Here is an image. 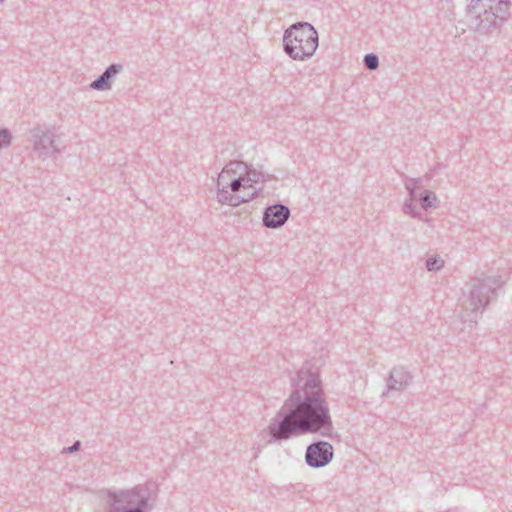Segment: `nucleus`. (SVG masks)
<instances>
[{"label":"nucleus","instance_id":"f257e3e1","mask_svg":"<svg viewBox=\"0 0 512 512\" xmlns=\"http://www.w3.org/2000/svg\"><path fill=\"white\" fill-rule=\"evenodd\" d=\"M291 381L293 391L261 431L265 446L304 434H332L333 422L319 374L300 369Z\"/></svg>","mask_w":512,"mask_h":512},{"label":"nucleus","instance_id":"f03ea898","mask_svg":"<svg viewBox=\"0 0 512 512\" xmlns=\"http://www.w3.org/2000/svg\"><path fill=\"white\" fill-rule=\"evenodd\" d=\"M101 509L95 512H150L155 500L147 484L129 489H102Z\"/></svg>","mask_w":512,"mask_h":512},{"label":"nucleus","instance_id":"7ed1b4c3","mask_svg":"<svg viewBox=\"0 0 512 512\" xmlns=\"http://www.w3.org/2000/svg\"><path fill=\"white\" fill-rule=\"evenodd\" d=\"M318 45V32L308 22L294 23L284 31L283 49L293 60L304 61L311 58Z\"/></svg>","mask_w":512,"mask_h":512},{"label":"nucleus","instance_id":"20e7f679","mask_svg":"<svg viewBox=\"0 0 512 512\" xmlns=\"http://www.w3.org/2000/svg\"><path fill=\"white\" fill-rule=\"evenodd\" d=\"M509 0H471L468 15L475 30L491 32L508 16Z\"/></svg>","mask_w":512,"mask_h":512},{"label":"nucleus","instance_id":"39448f33","mask_svg":"<svg viewBox=\"0 0 512 512\" xmlns=\"http://www.w3.org/2000/svg\"><path fill=\"white\" fill-rule=\"evenodd\" d=\"M502 282L499 278L482 273L480 276L472 277L466 283L469 291V302L473 310H483L489 305L492 296L500 288Z\"/></svg>","mask_w":512,"mask_h":512},{"label":"nucleus","instance_id":"423d86ee","mask_svg":"<svg viewBox=\"0 0 512 512\" xmlns=\"http://www.w3.org/2000/svg\"><path fill=\"white\" fill-rule=\"evenodd\" d=\"M29 140L33 143V151L39 158L45 160L60 153L54 143V134L48 129L38 125L29 130Z\"/></svg>","mask_w":512,"mask_h":512},{"label":"nucleus","instance_id":"0eeeda50","mask_svg":"<svg viewBox=\"0 0 512 512\" xmlns=\"http://www.w3.org/2000/svg\"><path fill=\"white\" fill-rule=\"evenodd\" d=\"M334 448L327 441L318 440L306 448L305 461L311 468H322L327 466L333 459Z\"/></svg>","mask_w":512,"mask_h":512},{"label":"nucleus","instance_id":"6e6552de","mask_svg":"<svg viewBox=\"0 0 512 512\" xmlns=\"http://www.w3.org/2000/svg\"><path fill=\"white\" fill-rule=\"evenodd\" d=\"M234 178L233 175L228 173V169H222L217 178V200L220 204H228L233 207H238L242 203L252 200L257 192H254L248 197H240L237 194H232L228 190V183Z\"/></svg>","mask_w":512,"mask_h":512},{"label":"nucleus","instance_id":"1a4fd4ad","mask_svg":"<svg viewBox=\"0 0 512 512\" xmlns=\"http://www.w3.org/2000/svg\"><path fill=\"white\" fill-rule=\"evenodd\" d=\"M290 217V209L288 206L277 203L269 205L263 212V225L269 229H277L282 227Z\"/></svg>","mask_w":512,"mask_h":512},{"label":"nucleus","instance_id":"9d476101","mask_svg":"<svg viewBox=\"0 0 512 512\" xmlns=\"http://www.w3.org/2000/svg\"><path fill=\"white\" fill-rule=\"evenodd\" d=\"M411 381L412 375L404 367H394L387 378L386 390L382 393V397L393 391H402Z\"/></svg>","mask_w":512,"mask_h":512},{"label":"nucleus","instance_id":"9b49d317","mask_svg":"<svg viewBox=\"0 0 512 512\" xmlns=\"http://www.w3.org/2000/svg\"><path fill=\"white\" fill-rule=\"evenodd\" d=\"M122 70L123 65L120 63H113L109 65L100 76L91 82L90 87L97 91L111 89L113 79L117 74L122 72Z\"/></svg>","mask_w":512,"mask_h":512},{"label":"nucleus","instance_id":"f8f14e48","mask_svg":"<svg viewBox=\"0 0 512 512\" xmlns=\"http://www.w3.org/2000/svg\"><path fill=\"white\" fill-rule=\"evenodd\" d=\"M437 196L431 190H424L420 198L421 207L424 210H428L429 208L436 207Z\"/></svg>","mask_w":512,"mask_h":512},{"label":"nucleus","instance_id":"ddd939ff","mask_svg":"<svg viewBox=\"0 0 512 512\" xmlns=\"http://www.w3.org/2000/svg\"><path fill=\"white\" fill-rule=\"evenodd\" d=\"M425 267L429 272L440 271L444 267V260L439 255L431 256L426 260Z\"/></svg>","mask_w":512,"mask_h":512},{"label":"nucleus","instance_id":"4468645a","mask_svg":"<svg viewBox=\"0 0 512 512\" xmlns=\"http://www.w3.org/2000/svg\"><path fill=\"white\" fill-rule=\"evenodd\" d=\"M245 168L247 169V176L249 177L251 182L257 183L260 180L261 181H265L266 179H272L273 178L272 175L265 174L262 171H256V170L248 169L246 165H245Z\"/></svg>","mask_w":512,"mask_h":512},{"label":"nucleus","instance_id":"2eb2a0df","mask_svg":"<svg viewBox=\"0 0 512 512\" xmlns=\"http://www.w3.org/2000/svg\"><path fill=\"white\" fill-rule=\"evenodd\" d=\"M363 63L369 70H376L379 67V58L374 53H368L364 56Z\"/></svg>","mask_w":512,"mask_h":512},{"label":"nucleus","instance_id":"dca6fc26","mask_svg":"<svg viewBox=\"0 0 512 512\" xmlns=\"http://www.w3.org/2000/svg\"><path fill=\"white\" fill-rule=\"evenodd\" d=\"M413 199L414 198H407L404 202V207H403V211L405 214H408L414 218H419L421 219V215L420 213H418L416 210H415V206H414V202H413Z\"/></svg>","mask_w":512,"mask_h":512},{"label":"nucleus","instance_id":"f3484780","mask_svg":"<svg viewBox=\"0 0 512 512\" xmlns=\"http://www.w3.org/2000/svg\"><path fill=\"white\" fill-rule=\"evenodd\" d=\"M12 142V134L7 128L0 129V149L9 147Z\"/></svg>","mask_w":512,"mask_h":512},{"label":"nucleus","instance_id":"a211bd4d","mask_svg":"<svg viewBox=\"0 0 512 512\" xmlns=\"http://www.w3.org/2000/svg\"><path fill=\"white\" fill-rule=\"evenodd\" d=\"M245 180H243V177L240 175L238 177H234L232 180H230V182L228 183V190L232 193V194H236L237 192L240 191V189L242 188V186H244L243 182Z\"/></svg>","mask_w":512,"mask_h":512},{"label":"nucleus","instance_id":"6ab92c4d","mask_svg":"<svg viewBox=\"0 0 512 512\" xmlns=\"http://www.w3.org/2000/svg\"><path fill=\"white\" fill-rule=\"evenodd\" d=\"M419 179L415 178H408L405 182V188L409 192V197L414 198L416 190H417V183L419 182Z\"/></svg>","mask_w":512,"mask_h":512},{"label":"nucleus","instance_id":"aec40b11","mask_svg":"<svg viewBox=\"0 0 512 512\" xmlns=\"http://www.w3.org/2000/svg\"><path fill=\"white\" fill-rule=\"evenodd\" d=\"M245 164L241 161H231L223 169H228V173L236 177L237 170Z\"/></svg>","mask_w":512,"mask_h":512},{"label":"nucleus","instance_id":"412c9836","mask_svg":"<svg viewBox=\"0 0 512 512\" xmlns=\"http://www.w3.org/2000/svg\"><path fill=\"white\" fill-rule=\"evenodd\" d=\"M81 442L79 440L75 441L71 446L65 447L63 449V453H74L80 449Z\"/></svg>","mask_w":512,"mask_h":512},{"label":"nucleus","instance_id":"4be33fe9","mask_svg":"<svg viewBox=\"0 0 512 512\" xmlns=\"http://www.w3.org/2000/svg\"><path fill=\"white\" fill-rule=\"evenodd\" d=\"M243 180H245V181L243 182V184H244V186H242L243 188H246V187H252V184H253L254 182H251V180L249 179V177H248V176L243 177Z\"/></svg>","mask_w":512,"mask_h":512},{"label":"nucleus","instance_id":"5701e85b","mask_svg":"<svg viewBox=\"0 0 512 512\" xmlns=\"http://www.w3.org/2000/svg\"><path fill=\"white\" fill-rule=\"evenodd\" d=\"M254 192H256V190H254V191H253L252 193H250V194H244V195H239V196H240V197H248V196L252 195Z\"/></svg>","mask_w":512,"mask_h":512},{"label":"nucleus","instance_id":"b1692460","mask_svg":"<svg viewBox=\"0 0 512 512\" xmlns=\"http://www.w3.org/2000/svg\"><path fill=\"white\" fill-rule=\"evenodd\" d=\"M442 3L445 2V3H451L452 0H440Z\"/></svg>","mask_w":512,"mask_h":512},{"label":"nucleus","instance_id":"393cba45","mask_svg":"<svg viewBox=\"0 0 512 512\" xmlns=\"http://www.w3.org/2000/svg\"><path fill=\"white\" fill-rule=\"evenodd\" d=\"M4 0H0V3H2Z\"/></svg>","mask_w":512,"mask_h":512}]
</instances>
